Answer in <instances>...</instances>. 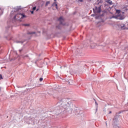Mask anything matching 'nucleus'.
Instances as JSON below:
<instances>
[{
	"label": "nucleus",
	"mask_w": 128,
	"mask_h": 128,
	"mask_svg": "<svg viewBox=\"0 0 128 128\" xmlns=\"http://www.w3.org/2000/svg\"><path fill=\"white\" fill-rule=\"evenodd\" d=\"M72 102H68L67 98H62L56 104V106L52 108L49 112H52L54 116H60V114H64V112L72 114V108H70Z\"/></svg>",
	"instance_id": "1"
},
{
	"label": "nucleus",
	"mask_w": 128,
	"mask_h": 128,
	"mask_svg": "<svg viewBox=\"0 0 128 128\" xmlns=\"http://www.w3.org/2000/svg\"><path fill=\"white\" fill-rule=\"evenodd\" d=\"M74 112L76 116H84V111L81 110L78 107H75L74 108Z\"/></svg>",
	"instance_id": "2"
},
{
	"label": "nucleus",
	"mask_w": 128,
	"mask_h": 128,
	"mask_svg": "<svg viewBox=\"0 0 128 128\" xmlns=\"http://www.w3.org/2000/svg\"><path fill=\"white\" fill-rule=\"evenodd\" d=\"M112 18H116V20H124V18H126V16L124 15H122L121 14H118V15L116 16H112L110 18V20H112Z\"/></svg>",
	"instance_id": "3"
},
{
	"label": "nucleus",
	"mask_w": 128,
	"mask_h": 128,
	"mask_svg": "<svg viewBox=\"0 0 128 128\" xmlns=\"http://www.w3.org/2000/svg\"><path fill=\"white\" fill-rule=\"evenodd\" d=\"M25 122L28 124H34V118H28L27 120H25Z\"/></svg>",
	"instance_id": "4"
},
{
	"label": "nucleus",
	"mask_w": 128,
	"mask_h": 128,
	"mask_svg": "<svg viewBox=\"0 0 128 128\" xmlns=\"http://www.w3.org/2000/svg\"><path fill=\"white\" fill-rule=\"evenodd\" d=\"M102 5H100L99 7L96 6L95 8H93V12L94 14H100L102 12Z\"/></svg>",
	"instance_id": "5"
},
{
	"label": "nucleus",
	"mask_w": 128,
	"mask_h": 128,
	"mask_svg": "<svg viewBox=\"0 0 128 128\" xmlns=\"http://www.w3.org/2000/svg\"><path fill=\"white\" fill-rule=\"evenodd\" d=\"M58 22H60V24H61L62 26H66V22H62L64 21V18H62V16H60L58 19Z\"/></svg>",
	"instance_id": "6"
},
{
	"label": "nucleus",
	"mask_w": 128,
	"mask_h": 128,
	"mask_svg": "<svg viewBox=\"0 0 128 128\" xmlns=\"http://www.w3.org/2000/svg\"><path fill=\"white\" fill-rule=\"evenodd\" d=\"M22 112V108H19L15 110L14 112V116H18V114H20Z\"/></svg>",
	"instance_id": "7"
},
{
	"label": "nucleus",
	"mask_w": 128,
	"mask_h": 128,
	"mask_svg": "<svg viewBox=\"0 0 128 128\" xmlns=\"http://www.w3.org/2000/svg\"><path fill=\"white\" fill-rule=\"evenodd\" d=\"M102 16H104V14H96V17H95V18L96 20H100V18H102Z\"/></svg>",
	"instance_id": "8"
},
{
	"label": "nucleus",
	"mask_w": 128,
	"mask_h": 128,
	"mask_svg": "<svg viewBox=\"0 0 128 128\" xmlns=\"http://www.w3.org/2000/svg\"><path fill=\"white\" fill-rule=\"evenodd\" d=\"M120 26L121 30H128V27L126 26V24H120Z\"/></svg>",
	"instance_id": "9"
},
{
	"label": "nucleus",
	"mask_w": 128,
	"mask_h": 128,
	"mask_svg": "<svg viewBox=\"0 0 128 128\" xmlns=\"http://www.w3.org/2000/svg\"><path fill=\"white\" fill-rule=\"evenodd\" d=\"M14 12H18V10H22V8H20V6H17L16 7L14 8Z\"/></svg>",
	"instance_id": "10"
},
{
	"label": "nucleus",
	"mask_w": 128,
	"mask_h": 128,
	"mask_svg": "<svg viewBox=\"0 0 128 128\" xmlns=\"http://www.w3.org/2000/svg\"><path fill=\"white\" fill-rule=\"evenodd\" d=\"M18 14L19 16H21L20 18H26V16L24 13H19Z\"/></svg>",
	"instance_id": "11"
},
{
	"label": "nucleus",
	"mask_w": 128,
	"mask_h": 128,
	"mask_svg": "<svg viewBox=\"0 0 128 128\" xmlns=\"http://www.w3.org/2000/svg\"><path fill=\"white\" fill-rule=\"evenodd\" d=\"M40 111L37 112V114H38V116H42V114H46L45 112H42V109H40Z\"/></svg>",
	"instance_id": "12"
},
{
	"label": "nucleus",
	"mask_w": 128,
	"mask_h": 128,
	"mask_svg": "<svg viewBox=\"0 0 128 128\" xmlns=\"http://www.w3.org/2000/svg\"><path fill=\"white\" fill-rule=\"evenodd\" d=\"M106 2H107L110 6H112V2L110 0H106Z\"/></svg>",
	"instance_id": "13"
},
{
	"label": "nucleus",
	"mask_w": 128,
	"mask_h": 128,
	"mask_svg": "<svg viewBox=\"0 0 128 128\" xmlns=\"http://www.w3.org/2000/svg\"><path fill=\"white\" fill-rule=\"evenodd\" d=\"M95 104H96V112H97L98 108V102H96H96H95Z\"/></svg>",
	"instance_id": "14"
},
{
	"label": "nucleus",
	"mask_w": 128,
	"mask_h": 128,
	"mask_svg": "<svg viewBox=\"0 0 128 128\" xmlns=\"http://www.w3.org/2000/svg\"><path fill=\"white\" fill-rule=\"evenodd\" d=\"M55 6L56 10H58V4H56V2H54L52 4V6Z\"/></svg>",
	"instance_id": "15"
},
{
	"label": "nucleus",
	"mask_w": 128,
	"mask_h": 128,
	"mask_svg": "<svg viewBox=\"0 0 128 128\" xmlns=\"http://www.w3.org/2000/svg\"><path fill=\"white\" fill-rule=\"evenodd\" d=\"M96 44H93L90 45V47L92 48H96Z\"/></svg>",
	"instance_id": "16"
},
{
	"label": "nucleus",
	"mask_w": 128,
	"mask_h": 128,
	"mask_svg": "<svg viewBox=\"0 0 128 128\" xmlns=\"http://www.w3.org/2000/svg\"><path fill=\"white\" fill-rule=\"evenodd\" d=\"M116 10V14H120L122 12V10H118L117 9V10Z\"/></svg>",
	"instance_id": "17"
},
{
	"label": "nucleus",
	"mask_w": 128,
	"mask_h": 128,
	"mask_svg": "<svg viewBox=\"0 0 128 128\" xmlns=\"http://www.w3.org/2000/svg\"><path fill=\"white\" fill-rule=\"evenodd\" d=\"M28 34H36V32H28Z\"/></svg>",
	"instance_id": "18"
},
{
	"label": "nucleus",
	"mask_w": 128,
	"mask_h": 128,
	"mask_svg": "<svg viewBox=\"0 0 128 128\" xmlns=\"http://www.w3.org/2000/svg\"><path fill=\"white\" fill-rule=\"evenodd\" d=\"M50 4V1H46V4H45V6H48V4Z\"/></svg>",
	"instance_id": "19"
},
{
	"label": "nucleus",
	"mask_w": 128,
	"mask_h": 128,
	"mask_svg": "<svg viewBox=\"0 0 128 128\" xmlns=\"http://www.w3.org/2000/svg\"><path fill=\"white\" fill-rule=\"evenodd\" d=\"M62 26V24H59V25L56 26V28H58V30H62V26Z\"/></svg>",
	"instance_id": "20"
},
{
	"label": "nucleus",
	"mask_w": 128,
	"mask_h": 128,
	"mask_svg": "<svg viewBox=\"0 0 128 128\" xmlns=\"http://www.w3.org/2000/svg\"><path fill=\"white\" fill-rule=\"evenodd\" d=\"M101 12L104 14H104H108V12L106 10H102Z\"/></svg>",
	"instance_id": "21"
},
{
	"label": "nucleus",
	"mask_w": 128,
	"mask_h": 128,
	"mask_svg": "<svg viewBox=\"0 0 128 128\" xmlns=\"http://www.w3.org/2000/svg\"><path fill=\"white\" fill-rule=\"evenodd\" d=\"M4 14V10L0 8V16Z\"/></svg>",
	"instance_id": "22"
},
{
	"label": "nucleus",
	"mask_w": 128,
	"mask_h": 128,
	"mask_svg": "<svg viewBox=\"0 0 128 128\" xmlns=\"http://www.w3.org/2000/svg\"><path fill=\"white\" fill-rule=\"evenodd\" d=\"M24 42L22 41H16V44H22Z\"/></svg>",
	"instance_id": "23"
},
{
	"label": "nucleus",
	"mask_w": 128,
	"mask_h": 128,
	"mask_svg": "<svg viewBox=\"0 0 128 128\" xmlns=\"http://www.w3.org/2000/svg\"><path fill=\"white\" fill-rule=\"evenodd\" d=\"M22 26H30V24H22Z\"/></svg>",
	"instance_id": "24"
},
{
	"label": "nucleus",
	"mask_w": 128,
	"mask_h": 128,
	"mask_svg": "<svg viewBox=\"0 0 128 128\" xmlns=\"http://www.w3.org/2000/svg\"><path fill=\"white\" fill-rule=\"evenodd\" d=\"M102 2H104V0H100L98 4H102Z\"/></svg>",
	"instance_id": "25"
},
{
	"label": "nucleus",
	"mask_w": 128,
	"mask_h": 128,
	"mask_svg": "<svg viewBox=\"0 0 128 128\" xmlns=\"http://www.w3.org/2000/svg\"><path fill=\"white\" fill-rule=\"evenodd\" d=\"M91 16H94V18H96V13H94V14H91Z\"/></svg>",
	"instance_id": "26"
},
{
	"label": "nucleus",
	"mask_w": 128,
	"mask_h": 128,
	"mask_svg": "<svg viewBox=\"0 0 128 128\" xmlns=\"http://www.w3.org/2000/svg\"><path fill=\"white\" fill-rule=\"evenodd\" d=\"M4 78H2V74H0V80H3Z\"/></svg>",
	"instance_id": "27"
},
{
	"label": "nucleus",
	"mask_w": 128,
	"mask_h": 128,
	"mask_svg": "<svg viewBox=\"0 0 128 128\" xmlns=\"http://www.w3.org/2000/svg\"><path fill=\"white\" fill-rule=\"evenodd\" d=\"M77 2H84V0H78Z\"/></svg>",
	"instance_id": "28"
},
{
	"label": "nucleus",
	"mask_w": 128,
	"mask_h": 128,
	"mask_svg": "<svg viewBox=\"0 0 128 128\" xmlns=\"http://www.w3.org/2000/svg\"><path fill=\"white\" fill-rule=\"evenodd\" d=\"M32 10H34H34H36V6H34L32 8Z\"/></svg>",
	"instance_id": "29"
},
{
	"label": "nucleus",
	"mask_w": 128,
	"mask_h": 128,
	"mask_svg": "<svg viewBox=\"0 0 128 128\" xmlns=\"http://www.w3.org/2000/svg\"><path fill=\"white\" fill-rule=\"evenodd\" d=\"M16 17H18V15L17 16H16V15H15L14 16V20H16Z\"/></svg>",
	"instance_id": "30"
},
{
	"label": "nucleus",
	"mask_w": 128,
	"mask_h": 128,
	"mask_svg": "<svg viewBox=\"0 0 128 128\" xmlns=\"http://www.w3.org/2000/svg\"><path fill=\"white\" fill-rule=\"evenodd\" d=\"M39 80H40V82H42V80H44V78H40Z\"/></svg>",
	"instance_id": "31"
},
{
	"label": "nucleus",
	"mask_w": 128,
	"mask_h": 128,
	"mask_svg": "<svg viewBox=\"0 0 128 128\" xmlns=\"http://www.w3.org/2000/svg\"><path fill=\"white\" fill-rule=\"evenodd\" d=\"M104 124H106V127L108 128V121H106Z\"/></svg>",
	"instance_id": "32"
},
{
	"label": "nucleus",
	"mask_w": 128,
	"mask_h": 128,
	"mask_svg": "<svg viewBox=\"0 0 128 128\" xmlns=\"http://www.w3.org/2000/svg\"><path fill=\"white\" fill-rule=\"evenodd\" d=\"M30 12H31V14H34V10H30Z\"/></svg>",
	"instance_id": "33"
},
{
	"label": "nucleus",
	"mask_w": 128,
	"mask_h": 128,
	"mask_svg": "<svg viewBox=\"0 0 128 128\" xmlns=\"http://www.w3.org/2000/svg\"><path fill=\"white\" fill-rule=\"evenodd\" d=\"M106 6H108V4H105L104 7L106 8Z\"/></svg>",
	"instance_id": "34"
},
{
	"label": "nucleus",
	"mask_w": 128,
	"mask_h": 128,
	"mask_svg": "<svg viewBox=\"0 0 128 128\" xmlns=\"http://www.w3.org/2000/svg\"><path fill=\"white\" fill-rule=\"evenodd\" d=\"M88 2H92V0H86Z\"/></svg>",
	"instance_id": "35"
},
{
	"label": "nucleus",
	"mask_w": 128,
	"mask_h": 128,
	"mask_svg": "<svg viewBox=\"0 0 128 128\" xmlns=\"http://www.w3.org/2000/svg\"><path fill=\"white\" fill-rule=\"evenodd\" d=\"M124 8L125 10H128V8L124 6Z\"/></svg>",
	"instance_id": "36"
},
{
	"label": "nucleus",
	"mask_w": 128,
	"mask_h": 128,
	"mask_svg": "<svg viewBox=\"0 0 128 128\" xmlns=\"http://www.w3.org/2000/svg\"><path fill=\"white\" fill-rule=\"evenodd\" d=\"M19 52H22V49L19 50Z\"/></svg>",
	"instance_id": "37"
},
{
	"label": "nucleus",
	"mask_w": 128,
	"mask_h": 128,
	"mask_svg": "<svg viewBox=\"0 0 128 128\" xmlns=\"http://www.w3.org/2000/svg\"><path fill=\"white\" fill-rule=\"evenodd\" d=\"M108 10H112V8H110V6H108Z\"/></svg>",
	"instance_id": "38"
},
{
	"label": "nucleus",
	"mask_w": 128,
	"mask_h": 128,
	"mask_svg": "<svg viewBox=\"0 0 128 128\" xmlns=\"http://www.w3.org/2000/svg\"><path fill=\"white\" fill-rule=\"evenodd\" d=\"M112 114V111H110L109 112H108L109 114Z\"/></svg>",
	"instance_id": "39"
},
{
	"label": "nucleus",
	"mask_w": 128,
	"mask_h": 128,
	"mask_svg": "<svg viewBox=\"0 0 128 128\" xmlns=\"http://www.w3.org/2000/svg\"><path fill=\"white\" fill-rule=\"evenodd\" d=\"M38 8L37 9H36V12H38Z\"/></svg>",
	"instance_id": "40"
},
{
	"label": "nucleus",
	"mask_w": 128,
	"mask_h": 128,
	"mask_svg": "<svg viewBox=\"0 0 128 128\" xmlns=\"http://www.w3.org/2000/svg\"><path fill=\"white\" fill-rule=\"evenodd\" d=\"M1 90H2V87L0 86V92Z\"/></svg>",
	"instance_id": "41"
},
{
	"label": "nucleus",
	"mask_w": 128,
	"mask_h": 128,
	"mask_svg": "<svg viewBox=\"0 0 128 128\" xmlns=\"http://www.w3.org/2000/svg\"><path fill=\"white\" fill-rule=\"evenodd\" d=\"M93 100H94V101H95V102H96V99L93 98Z\"/></svg>",
	"instance_id": "42"
},
{
	"label": "nucleus",
	"mask_w": 128,
	"mask_h": 128,
	"mask_svg": "<svg viewBox=\"0 0 128 128\" xmlns=\"http://www.w3.org/2000/svg\"><path fill=\"white\" fill-rule=\"evenodd\" d=\"M16 122V120H14V121H13V122Z\"/></svg>",
	"instance_id": "43"
},
{
	"label": "nucleus",
	"mask_w": 128,
	"mask_h": 128,
	"mask_svg": "<svg viewBox=\"0 0 128 128\" xmlns=\"http://www.w3.org/2000/svg\"><path fill=\"white\" fill-rule=\"evenodd\" d=\"M54 2H56V0H54Z\"/></svg>",
	"instance_id": "44"
},
{
	"label": "nucleus",
	"mask_w": 128,
	"mask_h": 128,
	"mask_svg": "<svg viewBox=\"0 0 128 128\" xmlns=\"http://www.w3.org/2000/svg\"><path fill=\"white\" fill-rule=\"evenodd\" d=\"M16 54H18V52H16Z\"/></svg>",
	"instance_id": "45"
},
{
	"label": "nucleus",
	"mask_w": 128,
	"mask_h": 128,
	"mask_svg": "<svg viewBox=\"0 0 128 128\" xmlns=\"http://www.w3.org/2000/svg\"><path fill=\"white\" fill-rule=\"evenodd\" d=\"M104 22V20L102 21V22Z\"/></svg>",
	"instance_id": "46"
},
{
	"label": "nucleus",
	"mask_w": 128,
	"mask_h": 128,
	"mask_svg": "<svg viewBox=\"0 0 128 128\" xmlns=\"http://www.w3.org/2000/svg\"><path fill=\"white\" fill-rule=\"evenodd\" d=\"M99 2V0H97V2Z\"/></svg>",
	"instance_id": "47"
}]
</instances>
